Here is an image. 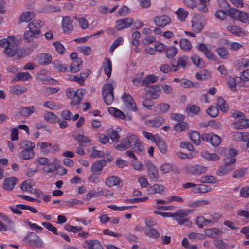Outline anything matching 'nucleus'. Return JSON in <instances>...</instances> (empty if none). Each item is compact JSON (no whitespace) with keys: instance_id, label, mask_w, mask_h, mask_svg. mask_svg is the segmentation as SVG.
Returning <instances> with one entry per match:
<instances>
[{"instance_id":"obj_21","label":"nucleus","mask_w":249,"mask_h":249,"mask_svg":"<svg viewBox=\"0 0 249 249\" xmlns=\"http://www.w3.org/2000/svg\"><path fill=\"white\" fill-rule=\"evenodd\" d=\"M35 17V14L33 11H26L23 12L18 19V22L28 23Z\"/></svg>"},{"instance_id":"obj_46","label":"nucleus","mask_w":249,"mask_h":249,"mask_svg":"<svg viewBox=\"0 0 249 249\" xmlns=\"http://www.w3.org/2000/svg\"><path fill=\"white\" fill-rule=\"evenodd\" d=\"M0 219H2L7 223L10 230L14 232H16L14 222L9 219L7 216L3 213H0Z\"/></svg>"},{"instance_id":"obj_7","label":"nucleus","mask_w":249,"mask_h":249,"mask_svg":"<svg viewBox=\"0 0 249 249\" xmlns=\"http://www.w3.org/2000/svg\"><path fill=\"white\" fill-rule=\"evenodd\" d=\"M202 139L204 141L210 142L211 144L216 147L221 142V138L217 135L213 133H204L202 135Z\"/></svg>"},{"instance_id":"obj_18","label":"nucleus","mask_w":249,"mask_h":249,"mask_svg":"<svg viewBox=\"0 0 249 249\" xmlns=\"http://www.w3.org/2000/svg\"><path fill=\"white\" fill-rule=\"evenodd\" d=\"M188 57L187 56H182L179 57L177 60L176 64H172L173 71H176L179 68L184 69L188 63Z\"/></svg>"},{"instance_id":"obj_32","label":"nucleus","mask_w":249,"mask_h":249,"mask_svg":"<svg viewBox=\"0 0 249 249\" xmlns=\"http://www.w3.org/2000/svg\"><path fill=\"white\" fill-rule=\"evenodd\" d=\"M107 163V161L105 160H97L92 164L91 170L93 172H100L106 166Z\"/></svg>"},{"instance_id":"obj_4","label":"nucleus","mask_w":249,"mask_h":249,"mask_svg":"<svg viewBox=\"0 0 249 249\" xmlns=\"http://www.w3.org/2000/svg\"><path fill=\"white\" fill-rule=\"evenodd\" d=\"M113 86L111 83H106L102 89V95L104 102L107 105H110L114 100Z\"/></svg>"},{"instance_id":"obj_11","label":"nucleus","mask_w":249,"mask_h":249,"mask_svg":"<svg viewBox=\"0 0 249 249\" xmlns=\"http://www.w3.org/2000/svg\"><path fill=\"white\" fill-rule=\"evenodd\" d=\"M122 100L124 105L129 110L133 111H137L136 105L130 95L126 93L124 94L122 96Z\"/></svg>"},{"instance_id":"obj_61","label":"nucleus","mask_w":249,"mask_h":249,"mask_svg":"<svg viewBox=\"0 0 249 249\" xmlns=\"http://www.w3.org/2000/svg\"><path fill=\"white\" fill-rule=\"evenodd\" d=\"M217 104L219 107L221 111L225 112L228 110V106L225 101L221 97H218L217 99Z\"/></svg>"},{"instance_id":"obj_51","label":"nucleus","mask_w":249,"mask_h":249,"mask_svg":"<svg viewBox=\"0 0 249 249\" xmlns=\"http://www.w3.org/2000/svg\"><path fill=\"white\" fill-rule=\"evenodd\" d=\"M199 3L197 7L198 10L201 12L205 13L208 11V6L209 4L210 0H198Z\"/></svg>"},{"instance_id":"obj_39","label":"nucleus","mask_w":249,"mask_h":249,"mask_svg":"<svg viewBox=\"0 0 249 249\" xmlns=\"http://www.w3.org/2000/svg\"><path fill=\"white\" fill-rule=\"evenodd\" d=\"M43 118L46 121L50 123H54L59 121L58 117L52 112H46L44 114Z\"/></svg>"},{"instance_id":"obj_12","label":"nucleus","mask_w":249,"mask_h":249,"mask_svg":"<svg viewBox=\"0 0 249 249\" xmlns=\"http://www.w3.org/2000/svg\"><path fill=\"white\" fill-rule=\"evenodd\" d=\"M133 19L131 17H127L116 21V28L120 31L129 27L133 23Z\"/></svg>"},{"instance_id":"obj_9","label":"nucleus","mask_w":249,"mask_h":249,"mask_svg":"<svg viewBox=\"0 0 249 249\" xmlns=\"http://www.w3.org/2000/svg\"><path fill=\"white\" fill-rule=\"evenodd\" d=\"M153 21L157 26L164 27L171 23V19L168 15H162L156 16L154 18Z\"/></svg>"},{"instance_id":"obj_41","label":"nucleus","mask_w":249,"mask_h":249,"mask_svg":"<svg viewBox=\"0 0 249 249\" xmlns=\"http://www.w3.org/2000/svg\"><path fill=\"white\" fill-rule=\"evenodd\" d=\"M210 203V201L207 199L196 200L190 201L188 203L187 206L190 207H198L208 205Z\"/></svg>"},{"instance_id":"obj_17","label":"nucleus","mask_w":249,"mask_h":249,"mask_svg":"<svg viewBox=\"0 0 249 249\" xmlns=\"http://www.w3.org/2000/svg\"><path fill=\"white\" fill-rule=\"evenodd\" d=\"M227 30L230 33L239 37H244L246 35V31L238 26H228L227 27Z\"/></svg>"},{"instance_id":"obj_14","label":"nucleus","mask_w":249,"mask_h":249,"mask_svg":"<svg viewBox=\"0 0 249 249\" xmlns=\"http://www.w3.org/2000/svg\"><path fill=\"white\" fill-rule=\"evenodd\" d=\"M174 214L175 215H173V217H174L175 220L177 221L179 224H184L187 223L186 224L187 226L191 224V222L188 221V219L187 218H185L187 215L186 211L183 210H180L177 213H174Z\"/></svg>"},{"instance_id":"obj_35","label":"nucleus","mask_w":249,"mask_h":249,"mask_svg":"<svg viewBox=\"0 0 249 249\" xmlns=\"http://www.w3.org/2000/svg\"><path fill=\"white\" fill-rule=\"evenodd\" d=\"M234 127L237 129H243L249 127V119H246L244 117L239 119L234 124Z\"/></svg>"},{"instance_id":"obj_56","label":"nucleus","mask_w":249,"mask_h":249,"mask_svg":"<svg viewBox=\"0 0 249 249\" xmlns=\"http://www.w3.org/2000/svg\"><path fill=\"white\" fill-rule=\"evenodd\" d=\"M180 48L184 51H189L192 48V44L190 41L185 38H182L180 40Z\"/></svg>"},{"instance_id":"obj_15","label":"nucleus","mask_w":249,"mask_h":249,"mask_svg":"<svg viewBox=\"0 0 249 249\" xmlns=\"http://www.w3.org/2000/svg\"><path fill=\"white\" fill-rule=\"evenodd\" d=\"M204 27V20L199 16H195L192 21V28L193 31L198 33Z\"/></svg>"},{"instance_id":"obj_31","label":"nucleus","mask_w":249,"mask_h":249,"mask_svg":"<svg viewBox=\"0 0 249 249\" xmlns=\"http://www.w3.org/2000/svg\"><path fill=\"white\" fill-rule=\"evenodd\" d=\"M37 59L39 64L48 65L51 62L52 57L51 55L49 53H42L37 56Z\"/></svg>"},{"instance_id":"obj_30","label":"nucleus","mask_w":249,"mask_h":249,"mask_svg":"<svg viewBox=\"0 0 249 249\" xmlns=\"http://www.w3.org/2000/svg\"><path fill=\"white\" fill-rule=\"evenodd\" d=\"M144 234L149 238L153 239H157L160 236L158 231L154 228H144Z\"/></svg>"},{"instance_id":"obj_59","label":"nucleus","mask_w":249,"mask_h":249,"mask_svg":"<svg viewBox=\"0 0 249 249\" xmlns=\"http://www.w3.org/2000/svg\"><path fill=\"white\" fill-rule=\"evenodd\" d=\"M174 130L177 133H179L185 131L188 129L187 124L184 122H181L177 123L174 126Z\"/></svg>"},{"instance_id":"obj_50","label":"nucleus","mask_w":249,"mask_h":249,"mask_svg":"<svg viewBox=\"0 0 249 249\" xmlns=\"http://www.w3.org/2000/svg\"><path fill=\"white\" fill-rule=\"evenodd\" d=\"M89 152V156L92 158H101L105 155L104 151L98 150L95 146L92 147Z\"/></svg>"},{"instance_id":"obj_10","label":"nucleus","mask_w":249,"mask_h":249,"mask_svg":"<svg viewBox=\"0 0 249 249\" xmlns=\"http://www.w3.org/2000/svg\"><path fill=\"white\" fill-rule=\"evenodd\" d=\"M11 211L17 215H20L22 213L21 210H29L33 213H36L37 210L32 207L24 205V204H18L15 206H11L9 207Z\"/></svg>"},{"instance_id":"obj_8","label":"nucleus","mask_w":249,"mask_h":249,"mask_svg":"<svg viewBox=\"0 0 249 249\" xmlns=\"http://www.w3.org/2000/svg\"><path fill=\"white\" fill-rule=\"evenodd\" d=\"M187 172L193 175L198 176L205 173L207 170V167L200 164L188 165L186 167Z\"/></svg>"},{"instance_id":"obj_34","label":"nucleus","mask_w":249,"mask_h":249,"mask_svg":"<svg viewBox=\"0 0 249 249\" xmlns=\"http://www.w3.org/2000/svg\"><path fill=\"white\" fill-rule=\"evenodd\" d=\"M34 156L35 152L33 149H24L19 153V157L25 160L31 159Z\"/></svg>"},{"instance_id":"obj_27","label":"nucleus","mask_w":249,"mask_h":249,"mask_svg":"<svg viewBox=\"0 0 249 249\" xmlns=\"http://www.w3.org/2000/svg\"><path fill=\"white\" fill-rule=\"evenodd\" d=\"M10 91L12 94L18 96L26 92L27 88L21 85H16L11 87Z\"/></svg>"},{"instance_id":"obj_58","label":"nucleus","mask_w":249,"mask_h":249,"mask_svg":"<svg viewBox=\"0 0 249 249\" xmlns=\"http://www.w3.org/2000/svg\"><path fill=\"white\" fill-rule=\"evenodd\" d=\"M195 223L199 228H202L204 226H206L210 223L211 221L206 219L203 216H198L196 218Z\"/></svg>"},{"instance_id":"obj_44","label":"nucleus","mask_w":249,"mask_h":249,"mask_svg":"<svg viewBox=\"0 0 249 249\" xmlns=\"http://www.w3.org/2000/svg\"><path fill=\"white\" fill-rule=\"evenodd\" d=\"M108 111L110 114L113 115L116 118L124 119L125 118V115L124 112L118 109L113 107H109Z\"/></svg>"},{"instance_id":"obj_62","label":"nucleus","mask_w":249,"mask_h":249,"mask_svg":"<svg viewBox=\"0 0 249 249\" xmlns=\"http://www.w3.org/2000/svg\"><path fill=\"white\" fill-rule=\"evenodd\" d=\"M159 90V87L158 86H152L148 91L150 98L153 99H157L159 95L157 93V91Z\"/></svg>"},{"instance_id":"obj_53","label":"nucleus","mask_w":249,"mask_h":249,"mask_svg":"<svg viewBox=\"0 0 249 249\" xmlns=\"http://www.w3.org/2000/svg\"><path fill=\"white\" fill-rule=\"evenodd\" d=\"M191 59L193 63L196 66L202 68L204 66L203 59L197 54H193L191 57Z\"/></svg>"},{"instance_id":"obj_48","label":"nucleus","mask_w":249,"mask_h":249,"mask_svg":"<svg viewBox=\"0 0 249 249\" xmlns=\"http://www.w3.org/2000/svg\"><path fill=\"white\" fill-rule=\"evenodd\" d=\"M202 157L210 161H216L219 160V156L216 153L204 151L201 153Z\"/></svg>"},{"instance_id":"obj_5","label":"nucleus","mask_w":249,"mask_h":249,"mask_svg":"<svg viewBox=\"0 0 249 249\" xmlns=\"http://www.w3.org/2000/svg\"><path fill=\"white\" fill-rule=\"evenodd\" d=\"M229 15L234 19L245 24H249V14L233 8L229 11Z\"/></svg>"},{"instance_id":"obj_25","label":"nucleus","mask_w":249,"mask_h":249,"mask_svg":"<svg viewBox=\"0 0 249 249\" xmlns=\"http://www.w3.org/2000/svg\"><path fill=\"white\" fill-rule=\"evenodd\" d=\"M17 180V178L14 177L5 178L3 182V189L7 191L12 190L14 188Z\"/></svg>"},{"instance_id":"obj_52","label":"nucleus","mask_w":249,"mask_h":249,"mask_svg":"<svg viewBox=\"0 0 249 249\" xmlns=\"http://www.w3.org/2000/svg\"><path fill=\"white\" fill-rule=\"evenodd\" d=\"M177 54V49L174 46H170L165 49L166 56L168 59H173Z\"/></svg>"},{"instance_id":"obj_33","label":"nucleus","mask_w":249,"mask_h":249,"mask_svg":"<svg viewBox=\"0 0 249 249\" xmlns=\"http://www.w3.org/2000/svg\"><path fill=\"white\" fill-rule=\"evenodd\" d=\"M32 78V76L28 72H17L13 80L14 81H25L30 80Z\"/></svg>"},{"instance_id":"obj_28","label":"nucleus","mask_w":249,"mask_h":249,"mask_svg":"<svg viewBox=\"0 0 249 249\" xmlns=\"http://www.w3.org/2000/svg\"><path fill=\"white\" fill-rule=\"evenodd\" d=\"M85 92V90L84 89H77L75 95L71 98V105H76L80 103Z\"/></svg>"},{"instance_id":"obj_6","label":"nucleus","mask_w":249,"mask_h":249,"mask_svg":"<svg viewBox=\"0 0 249 249\" xmlns=\"http://www.w3.org/2000/svg\"><path fill=\"white\" fill-rule=\"evenodd\" d=\"M145 164L149 179L154 182L158 181L159 176L157 167L150 161H147Z\"/></svg>"},{"instance_id":"obj_38","label":"nucleus","mask_w":249,"mask_h":249,"mask_svg":"<svg viewBox=\"0 0 249 249\" xmlns=\"http://www.w3.org/2000/svg\"><path fill=\"white\" fill-rule=\"evenodd\" d=\"M222 233L221 231L217 228H211L206 229L205 235L211 238H215L220 236Z\"/></svg>"},{"instance_id":"obj_13","label":"nucleus","mask_w":249,"mask_h":249,"mask_svg":"<svg viewBox=\"0 0 249 249\" xmlns=\"http://www.w3.org/2000/svg\"><path fill=\"white\" fill-rule=\"evenodd\" d=\"M82 247L85 249H103L100 242L96 239L84 241L82 243Z\"/></svg>"},{"instance_id":"obj_60","label":"nucleus","mask_w":249,"mask_h":249,"mask_svg":"<svg viewBox=\"0 0 249 249\" xmlns=\"http://www.w3.org/2000/svg\"><path fill=\"white\" fill-rule=\"evenodd\" d=\"M19 146L21 149H27L28 150L34 149L35 147L34 143L30 141L23 140L20 141L19 142Z\"/></svg>"},{"instance_id":"obj_29","label":"nucleus","mask_w":249,"mask_h":249,"mask_svg":"<svg viewBox=\"0 0 249 249\" xmlns=\"http://www.w3.org/2000/svg\"><path fill=\"white\" fill-rule=\"evenodd\" d=\"M156 143L160 151L162 154H165L167 152V146L163 139L157 135V139L154 142Z\"/></svg>"},{"instance_id":"obj_3","label":"nucleus","mask_w":249,"mask_h":249,"mask_svg":"<svg viewBox=\"0 0 249 249\" xmlns=\"http://www.w3.org/2000/svg\"><path fill=\"white\" fill-rule=\"evenodd\" d=\"M24 241L29 245L36 248H43L45 244L42 239L36 233L29 232L25 238Z\"/></svg>"},{"instance_id":"obj_54","label":"nucleus","mask_w":249,"mask_h":249,"mask_svg":"<svg viewBox=\"0 0 249 249\" xmlns=\"http://www.w3.org/2000/svg\"><path fill=\"white\" fill-rule=\"evenodd\" d=\"M35 111V108L33 106L22 107L20 110L21 114L24 117L28 116Z\"/></svg>"},{"instance_id":"obj_24","label":"nucleus","mask_w":249,"mask_h":249,"mask_svg":"<svg viewBox=\"0 0 249 249\" xmlns=\"http://www.w3.org/2000/svg\"><path fill=\"white\" fill-rule=\"evenodd\" d=\"M126 155L133 159L136 161L132 163L133 168L138 171H142L143 169V165L140 161H137V158L134 154V152L131 150H128L126 152Z\"/></svg>"},{"instance_id":"obj_57","label":"nucleus","mask_w":249,"mask_h":249,"mask_svg":"<svg viewBox=\"0 0 249 249\" xmlns=\"http://www.w3.org/2000/svg\"><path fill=\"white\" fill-rule=\"evenodd\" d=\"M160 169L163 174H167L174 171V166L172 163H164L160 166Z\"/></svg>"},{"instance_id":"obj_45","label":"nucleus","mask_w":249,"mask_h":249,"mask_svg":"<svg viewBox=\"0 0 249 249\" xmlns=\"http://www.w3.org/2000/svg\"><path fill=\"white\" fill-rule=\"evenodd\" d=\"M60 90L58 87L53 88L51 87H45L42 88L41 89L43 94L45 96H49L56 93Z\"/></svg>"},{"instance_id":"obj_47","label":"nucleus","mask_w":249,"mask_h":249,"mask_svg":"<svg viewBox=\"0 0 249 249\" xmlns=\"http://www.w3.org/2000/svg\"><path fill=\"white\" fill-rule=\"evenodd\" d=\"M103 66L105 74L108 78L110 77L112 71V64L111 61L108 58H105Z\"/></svg>"},{"instance_id":"obj_20","label":"nucleus","mask_w":249,"mask_h":249,"mask_svg":"<svg viewBox=\"0 0 249 249\" xmlns=\"http://www.w3.org/2000/svg\"><path fill=\"white\" fill-rule=\"evenodd\" d=\"M62 26L63 32L69 33L73 30V25L71 18L69 16L64 17L62 19Z\"/></svg>"},{"instance_id":"obj_22","label":"nucleus","mask_w":249,"mask_h":249,"mask_svg":"<svg viewBox=\"0 0 249 249\" xmlns=\"http://www.w3.org/2000/svg\"><path fill=\"white\" fill-rule=\"evenodd\" d=\"M121 183H122L121 179L118 176H111L105 179L106 184L110 188L119 186Z\"/></svg>"},{"instance_id":"obj_55","label":"nucleus","mask_w":249,"mask_h":249,"mask_svg":"<svg viewBox=\"0 0 249 249\" xmlns=\"http://www.w3.org/2000/svg\"><path fill=\"white\" fill-rule=\"evenodd\" d=\"M36 35H38L36 31L31 29L25 32L23 38L27 42H31Z\"/></svg>"},{"instance_id":"obj_43","label":"nucleus","mask_w":249,"mask_h":249,"mask_svg":"<svg viewBox=\"0 0 249 249\" xmlns=\"http://www.w3.org/2000/svg\"><path fill=\"white\" fill-rule=\"evenodd\" d=\"M175 13L177 15L178 19L181 22L185 21L188 15V12L181 7L176 10Z\"/></svg>"},{"instance_id":"obj_23","label":"nucleus","mask_w":249,"mask_h":249,"mask_svg":"<svg viewBox=\"0 0 249 249\" xmlns=\"http://www.w3.org/2000/svg\"><path fill=\"white\" fill-rule=\"evenodd\" d=\"M235 168L234 165H229L224 162V165L220 166L216 171V175L219 176H224Z\"/></svg>"},{"instance_id":"obj_16","label":"nucleus","mask_w":249,"mask_h":249,"mask_svg":"<svg viewBox=\"0 0 249 249\" xmlns=\"http://www.w3.org/2000/svg\"><path fill=\"white\" fill-rule=\"evenodd\" d=\"M196 48L203 53L209 60L214 59V55L212 53L211 49L209 48L206 44L201 43L196 46Z\"/></svg>"},{"instance_id":"obj_42","label":"nucleus","mask_w":249,"mask_h":249,"mask_svg":"<svg viewBox=\"0 0 249 249\" xmlns=\"http://www.w3.org/2000/svg\"><path fill=\"white\" fill-rule=\"evenodd\" d=\"M241 81L240 77L236 76L234 77H230L228 80V85L230 89L232 91L236 90V84Z\"/></svg>"},{"instance_id":"obj_40","label":"nucleus","mask_w":249,"mask_h":249,"mask_svg":"<svg viewBox=\"0 0 249 249\" xmlns=\"http://www.w3.org/2000/svg\"><path fill=\"white\" fill-rule=\"evenodd\" d=\"M196 79L200 80H207L211 77V72L207 70H202L196 74Z\"/></svg>"},{"instance_id":"obj_1","label":"nucleus","mask_w":249,"mask_h":249,"mask_svg":"<svg viewBox=\"0 0 249 249\" xmlns=\"http://www.w3.org/2000/svg\"><path fill=\"white\" fill-rule=\"evenodd\" d=\"M131 147L134 152L140 155L144 153V148L142 143L135 134L128 133L126 139L122 140L121 143L116 146V149L124 151Z\"/></svg>"},{"instance_id":"obj_37","label":"nucleus","mask_w":249,"mask_h":249,"mask_svg":"<svg viewBox=\"0 0 249 249\" xmlns=\"http://www.w3.org/2000/svg\"><path fill=\"white\" fill-rule=\"evenodd\" d=\"M164 122V119L161 117H157L153 119L149 120L147 121V124L151 127H160Z\"/></svg>"},{"instance_id":"obj_63","label":"nucleus","mask_w":249,"mask_h":249,"mask_svg":"<svg viewBox=\"0 0 249 249\" xmlns=\"http://www.w3.org/2000/svg\"><path fill=\"white\" fill-rule=\"evenodd\" d=\"M157 77L155 75L151 74L146 76L142 80V84L143 86L153 83L157 80Z\"/></svg>"},{"instance_id":"obj_64","label":"nucleus","mask_w":249,"mask_h":249,"mask_svg":"<svg viewBox=\"0 0 249 249\" xmlns=\"http://www.w3.org/2000/svg\"><path fill=\"white\" fill-rule=\"evenodd\" d=\"M216 52L222 59H227L229 55L227 49L223 47L217 48Z\"/></svg>"},{"instance_id":"obj_26","label":"nucleus","mask_w":249,"mask_h":249,"mask_svg":"<svg viewBox=\"0 0 249 249\" xmlns=\"http://www.w3.org/2000/svg\"><path fill=\"white\" fill-rule=\"evenodd\" d=\"M44 25L43 21L40 19L33 20L31 22L28 24V27L29 29L36 31L38 35L40 34V28Z\"/></svg>"},{"instance_id":"obj_19","label":"nucleus","mask_w":249,"mask_h":249,"mask_svg":"<svg viewBox=\"0 0 249 249\" xmlns=\"http://www.w3.org/2000/svg\"><path fill=\"white\" fill-rule=\"evenodd\" d=\"M147 192L148 195L156 193L163 195L165 194L164 187L161 184H155L147 188Z\"/></svg>"},{"instance_id":"obj_49","label":"nucleus","mask_w":249,"mask_h":249,"mask_svg":"<svg viewBox=\"0 0 249 249\" xmlns=\"http://www.w3.org/2000/svg\"><path fill=\"white\" fill-rule=\"evenodd\" d=\"M190 138L194 143L196 145H199L201 142V136L197 131H192L190 133Z\"/></svg>"},{"instance_id":"obj_36","label":"nucleus","mask_w":249,"mask_h":249,"mask_svg":"<svg viewBox=\"0 0 249 249\" xmlns=\"http://www.w3.org/2000/svg\"><path fill=\"white\" fill-rule=\"evenodd\" d=\"M83 61L80 58H77L71 63L70 70L71 71L76 73L82 68Z\"/></svg>"},{"instance_id":"obj_2","label":"nucleus","mask_w":249,"mask_h":249,"mask_svg":"<svg viewBox=\"0 0 249 249\" xmlns=\"http://www.w3.org/2000/svg\"><path fill=\"white\" fill-rule=\"evenodd\" d=\"M0 46L4 49V53L8 57H12L16 54L18 55L20 52H22V49L17 48L15 38L11 36L1 39L0 40Z\"/></svg>"}]
</instances>
